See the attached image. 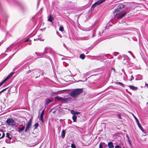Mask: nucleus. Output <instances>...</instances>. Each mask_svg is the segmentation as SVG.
<instances>
[{"label": "nucleus", "instance_id": "9", "mask_svg": "<svg viewBox=\"0 0 148 148\" xmlns=\"http://www.w3.org/2000/svg\"><path fill=\"white\" fill-rule=\"evenodd\" d=\"M14 72H11L7 77L1 83L3 84L8 79L10 78L13 75Z\"/></svg>", "mask_w": 148, "mask_h": 148}, {"label": "nucleus", "instance_id": "15", "mask_svg": "<svg viewBox=\"0 0 148 148\" xmlns=\"http://www.w3.org/2000/svg\"><path fill=\"white\" fill-rule=\"evenodd\" d=\"M53 19V18L51 15H49V18L48 19V21L51 22Z\"/></svg>", "mask_w": 148, "mask_h": 148}, {"label": "nucleus", "instance_id": "35", "mask_svg": "<svg viewBox=\"0 0 148 148\" xmlns=\"http://www.w3.org/2000/svg\"><path fill=\"white\" fill-rule=\"evenodd\" d=\"M31 40H30L29 39H27V40H25V42H27V41H30L31 42Z\"/></svg>", "mask_w": 148, "mask_h": 148}, {"label": "nucleus", "instance_id": "39", "mask_svg": "<svg viewBox=\"0 0 148 148\" xmlns=\"http://www.w3.org/2000/svg\"><path fill=\"white\" fill-rule=\"evenodd\" d=\"M0 132H3V131L1 130H0Z\"/></svg>", "mask_w": 148, "mask_h": 148}, {"label": "nucleus", "instance_id": "2", "mask_svg": "<svg viewBox=\"0 0 148 148\" xmlns=\"http://www.w3.org/2000/svg\"><path fill=\"white\" fill-rule=\"evenodd\" d=\"M55 100L60 101L62 102L66 103L68 101H70L72 99L71 97H67L66 98H64L62 97L59 96L55 97Z\"/></svg>", "mask_w": 148, "mask_h": 148}, {"label": "nucleus", "instance_id": "11", "mask_svg": "<svg viewBox=\"0 0 148 148\" xmlns=\"http://www.w3.org/2000/svg\"><path fill=\"white\" fill-rule=\"evenodd\" d=\"M63 90L60 91H58L57 92H52L51 94V95L52 96H53L56 95L58 94H60L61 93H62V91Z\"/></svg>", "mask_w": 148, "mask_h": 148}, {"label": "nucleus", "instance_id": "24", "mask_svg": "<svg viewBox=\"0 0 148 148\" xmlns=\"http://www.w3.org/2000/svg\"><path fill=\"white\" fill-rule=\"evenodd\" d=\"M6 137L10 139H12V138L10 137L9 134V133H7L6 134Z\"/></svg>", "mask_w": 148, "mask_h": 148}, {"label": "nucleus", "instance_id": "5", "mask_svg": "<svg viewBox=\"0 0 148 148\" xmlns=\"http://www.w3.org/2000/svg\"><path fill=\"white\" fill-rule=\"evenodd\" d=\"M6 122L9 125H11L12 127L16 125L15 122L12 119H8Z\"/></svg>", "mask_w": 148, "mask_h": 148}, {"label": "nucleus", "instance_id": "6", "mask_svg": "<svg viewBox=\"0 0 148 148\" xmlns=\"http://www.w3.org/2000/svg\"><path fill=\"white\" fill-rule=\"evenodd\" d=\"M32 124V119H30L28 122L25 131V132H27V131L29 130L30 128L31 127Z\"/></svg>", "mask_w": 148, "mask_h": 148}, {"label": "nucleus", "instance_id": "7", "mask_svg": "<svg viewBox=\"0 0 148 148\" xmlns=\"http://www.w3.org/2000/svg\"><path fill=\"white\" fill-rule=\"evenodd\" d=\"M105 1V0H100L97 2H96L93 5H92V8H94L95 7L98 5L102 3Z\"/></svg>", "mask_w": 148, "mask_h": 148}, {"label": "nucleus", "instance_id": "22", "mask_svg": "<svg viewBox=\"0 0 148 148\" xmlns=\"http://www.w3.org/2000/svg\"><path fill=\"white\" fill-rule=\"evenodd\" d=\"M85 57V56L84 54H82L80 55V58L82 59H84Z\"/></svg>", "mask_w": 148, "mask_h": 148}, {"label": "nucleus", "instance_id": "4", "mask_svg": "<svg viewBox=\"0 0 148 148\" xmlns=\"http://www.w3.org/2000/svg\"><path fill=\"white\" fill-rule=\"evenodd\" d=\"M128 60V57L127 56L125 55H123L122 56H121V62H122L123 64H126L127 63Z\"/></svg>", "mask_w": 148, "mask_h": 148}, {"label": "nucleus", "instance_id": "34", "mask_svg": "<svg viewBox=\"0 0 148 148\" xmlns=\"http://www.w3.org/2000/svg\"><path fill=\"white\" fill-rule=\"evenodd\" d=\"M2 133H3L1 137V138L4 137L5 136V134L3 132H2Z\"/></svg>", "mask_w": 148, "mask_h": 148}, {"label": "nucleus", "instance_id": "3", "mask_svg": "<svg viewBox=\"0 0 148 148\" xmlns=\"http://www.w3.org/2000/svg\"><path fill=\"white\" fill-rule=\"evenodd\" d=\"M113 14L114 16L118 15V19L120 18V6L119 5L118 8L114 10Z\"/></svg>", "mask_w": 148, "mask_h": 148}, {"label": "nucleus", "instance_id": "40", "mask_svg": "<svg viewBox=\"0 0 148 148\" xmlns=\"http://www.w3.org/2000/svg\"><path fill=\"white\" fill-rule=\"evenodd\" d=\"M121 86H123V84L121 83Z\"/></svg>", "mask_w": 148, "mask_h": 148}, {"label": "nucleus", "instance_id": "19", "mask_svg": "<svg viewBox=\"0 0 148 148\" xmlns=\"http://www.w3.org/2000/svg\"><path fill=\"white\" fill-rule=\"evenodd\" d=\"M132 114L134 118L136 123H137L139 122L138 119L136 118V117L133 113H132Z\"/></svg>", "mask_w": 148, "mask_h": 148}, {"label": "nucleus", "instance_id": "30", "mask_svg": "<svg viewBox=\"0 0 148 148\" xmlns=\"http://www.w3.org/2000/svg\"><path fill=\"white\" fill-rule=\"evenodd\" d=\"M80 112H78L75 111L74 115H77L78 114H80Z\"/></svg>", "mask_w": 148, "mask_h": 148}, {"label": "nucleus", "instance_id": "13", "mask_svg": "<svg viewBox=\"0 0 148 148\" xmlns=\"http://www.w3.org/2000/svg\"><path fill=\"white\" fill-rule=\"evenodd\" d=\"M137 123V125H138V127L140 128V129L142 130V131L143 132H145L144 130L143 129V127L141 126V125L140 124L139 122H138Z\"/></svg>", "mask_w": 148, "mask_h": 148}, {"label": "nucleus", "instance_id": "1", "mask_svg": "<svg viewBox=\"0 0 148 148\" xmlns=\"http://www.w3.org/2000/svg\"><path fill=\"white\" fill-rule=\"evenodd\" d=\"M83 92L82 89L77 88L73 90L70 93L71 96L72 97H75Z\"/></svg>", "mask_w": 148, "mask_h": 148}, {"label": "nucleus", "instance_id": "26", "mask_svg": "<svg viewBox=\"0 0 148 148\" xmlns=\"http://www.w3.org/2000/svg\"><path fill=\"white\" fill-rule=\"evenodd\" d=\"M38 125H39L38 123H36L34 125V129H36L37 128V127H38Z\"/></svg>", "mask_w": 148, "mask_h": 148}, {"label": "nucleus", "instance_id": "32", "mask_svg": "<svg viewBox=\"0 0 148 148\" xmlns=\"http://www.w3.org/2000/svg\"><path fill=\"white\" fill-rule=\"evenodd\" d=\"M43 117L40 116V120H41V121L42 122H44V119H43Z\"/></svg>", "mask_w": 148, "mask_h": 148}, {"label": "nucleus", "instance_id": "45", "mask_svg": "<svg viewBox=\"0 0 148 148\" xmlns=\"http://www.w3.org/2000/svg\"><path fill=\"white\" fill-rule=\"evenodd\" d=\"M129 93H130V94H131V92H129Z\"/></svg>", "mask_w": 148, "mask_h": 148}, {"label": "nucleus", "instance_id": "41", "mask_svg": "<svg viewBox=\"0 0 148 148\" xmlns=\"http://www.w3.org/2000/svg\"><path fill=\"white\" fill-rule=\"evenodd\" d=\"M134 58H135V57L134 56H132V55H131Z\"/></svg>", "mask_w": 148, "mask_h": 148}, {"label": "nucleus", "instance_id": "44", "mask_svg": "<svg viewBox=\"0 0 148 148\" xmlns=\"http://www.w3.org/2000/svg\"><path fill=\"white\" fill-rule=\"evenodd\" d=\"M112 69H113L114 70H115L114 69H113V68H112Z\"/></svg>", "mask_w": 148, "mask_h": 148}, {"label": "nucleus", "instance_id": "27", "mask_svg": "<svg viewBox=\"0 0 148 148\" xmlns=\"http://www.w3.org/2000/svg\"><path fill=\"white\" fill-rule=\"evenodd\" d=\"M71 147L72 148H76L75 145L73 144H72L71 145Z\"/></svg>", "mask_w": 148, "mask_h": 148}, {"label": "nucleus", "instance_id": "17", "mask_svg": "<svg viewBox=\"0 0 148 148\" xmlns=\"http://www.w3.org/2000/svg\"><path fill=\"white\" fill-rule=\"evenodd\" d=\"M65 131L64 130H62V132L61 136L62 138H64L65 137Z\"/></svg>", "mask_w": 148, "mask_h": 148}, {"label": "nucleus", "instance_id": "18", "mask_svg": "<svg viewBox=\"0 0 148 148\" xmlns=\"http://www.w3.org/2000/svg\"><path fill=\"white\" fill-rule=\"evenodd\" d=\"M73 119V121L74 122H76V119L77 117L76 116L74 115L72 117Z\"/></svg>", "mask_w": 148, "mask_h": 148}, {"label": "nucleus", "instance_id": "46", "mask_svg": "<svg viewBox=\"0 0 148 148\" xmlns=\"http://www.w3.org/2000/svg\"><path fill=\"white\" fill-rule=\"evenodd\" d=\"M29 44V45H30L31 44V43H30Z\"/></svg>", "mask_w": 148, "mask_h": 148}, {"label": "nucleus", "instance_id": "28", "mask_svg": "<svg viewBox=\"0 0 148 148\" xmlns=\"http://www.w3.org/2000/svg\"><path fill=\"white\" fill-rule=\"evenodd\" d=\"M125 7V6L122 4H121V9H123Z\"/></svg>", "mask_w": 148, "mask_h": 148}, {"label": "nucleus", "instance_id": "43", "mask_svg": "<svg viewBox=\"0 0 148 148\" xmlns=\"http://www.w3.org/2000/svg\"><path fill=\"white\" fill-rule=\"evenodd\" d=\"M122 71H123H123L124 70H123V69H122Z\"/></svg>", "mask_w": 148, "mask_h": 148}, {"label": "nucleus", "instance_id": "42", "mask_svg": "<svg viewBox=\"0 0 148 148\" xmlns=\"http://www.w3.org/2000/svg\"><path fill=\"white\" fill-rule=\"evenodd\" d=\"M118 83L120 84V82H118Z\"/></svg>", "mask_w": 148, "mask_h": 148}, {"label": "nucleus", "instance_id": "33", "mask_svg": "<svg viewBox=\"0 0 148 148\" xmlns=\"http://www.w3.org/2000/svg\"><path fill=\"white\" fill-rule=\"evenodd\" d=\"M8 88H5V89H3L0 92V93H1V92H3L4 91H5Z\"/></svg>", "mask_w": 148, "mask_h": 148}, {"label": "nucleus", "instance_id": "8", "mask_svg": "<svg viewBox=\"0 0 148 148\" xmlns=\"http://www.w3.org/2000/svg\"><path fill=\"white\" fill-rule=\"evenodd\" d=\"M14 72H11L7 77L1 83L3 84L8 79L10 78L13 75Z\"/></svg>", "mask_w": 148, "mask_h": 148}, {"label": "nucleus", "instance_id": "23", "mask_svg": "<svg viewBox=\"0 0 148 148\" xmlns=\"http://www.w3.org/2000/svg\"><path fill=\"white\" fill-rule=\"evenodd\" d=\"M59 30L60 31H63L64 30V28L62 26H60V27L59 29Z\"/></svg>", "mask_w": 148, "mask_h": 148}, {"label": "nucleus", "instance_id": "31", "mask_svg": "<svg viewBox=\"0 0 148 148\" xmlns=\"http://www.w3.org/2000/svg\"><path fill=\"white\" fill-rule=\"evenodd\" d=\"M134 79V78L133 77V75H132L131 77V78H130V79L129 80L131 81L133 80V79Z\"/></svg>", "mask_w": 148, "mask_h": 148}, {"label": "nucleus", "instance_id": "16", "mask_svg": "<svg viewBox=\"0 0 148 148\" xmlns=\"http://www.w3.org/2000/svg\"><path fill=\"white\" fill-rule=\"evenodd\" d=\"M52 101L51 99H47L46 101V104L47 105Z\"/></svg>", "mask_w": 148, "mask_h": 148}, {"label": "nucleus", "instance_id": "12", "mask_svg": "<svg viewBox=\"0 0 148 148\" xmlns=\"http://www.w3.org/2000/svg\"><path fill=\"white\" fill-rule=\"evenodd\" d=\"M128 86L130 88L133 90H136L138 88L136 87H135L134 86H132V85H129Z\"/></svg>", "mask_w": 148, "mask_h": 148}, {"label": "nucleus", "instance_id": "47", "mask_svg": "<svg viewBox=\"0 0 148 148\" xmlns=\"http://www.w3.org/2000/svg\"><path fill=\"white\" fill-rule=\"evenodd\" d=\"M123 148H125V147H123Z\"/></svg>", "mask_w": 148, "mask_h": 148}, {"label": "nucleus", "instance_id": "20", "mask_svg": "<svg viewBox=\"0 0 148 148\" xmlns=\"http://www.w3.org/2000/svg\"><path fill=\"white\" fill-rule=\"evenodd\" d=\"M25 127L24 126L22 128H19V129H18V132H21V131H23V130H24V129H25Z\"/></svg>", "mask_w": 148, "mask_h": 148}, {"label": "nucleus", "instance_id": "14", "mask_svg": "<svg viewBox=\"0 0 148 148\" xmlns=\"http://www.w3.org/2000/svg\"><path fill=\"white\" fill-rule=\"evenodd\" d=\"M108 146L109 148H113L114 147L112 142H109L108 144Z\"/></svg>", "mask_w": 148, "mask_h": 148}, {"label": "nucleus", "instance_id": "29", "mask_svg": "<svg viewBox=\"0 0 148 148\" xmlns=\"http://www.w3.org/2000/svg\"><path fill=\"white\" fill-rule=\"evenodd\" d=\"M71 112V114L74 115L75 111L74 110H71L70 111Z\"/></svg>", "mask_w": 148, "mask_h": 148}, {"label": "nucleus", "instance_id": "10", "mask_svg": "<svg viewBox=\"0 0 148 148\" xmlns=\"http://www.w3.org/2000/svg\"><path fill=\"white\" fill-rule=\"evenodd\" d=\"M107 147V145L104 143L101 142L99 145V148H106Z\"/></svg>", "mask_w": 148, "mask_h": 148}, {"label": "nucleus", "instance_id": "38", "mask_svg": "<svg viewBox=\"0 0 148 148\" xmlns=\"http://www.w3.org/2000/svg\"><path fill=\"white\" fill-rule=\"evenodd\" d=\"M2 85V84L1 82L0 83V87Z\"/></svg>", "mask_w": 148, "mask_h": 148}, {"label": "nucleus", "instance_id": "37", "mask_svg": "<svg viewBox=\"0 0 148 148\" xmlns=\"http://www.w3.org/2000/svg\"><path fill=\"white\" fill-rule=\"evenodd\" d=\"M145 86H147L148 88V84H147V83H145Z\"/></svg>", "mask_w": 148, "mask_h": 148}, {"label": "nucleus", "instance_id": "25", "mask_svg": "<svg viewBox=\"0 0 148 148\" xmlns=\"http://www.w3.org/2000/svg\"><path fill=\"white\" fill-rule=\"evenodd\" d=\"M44 110H43L40 114V116L43 117V116L44 115Z\"/></svg>", "mask_w": 148, "mask_h": 148}, {"label": "nucleus", "instance_id": "36", "mask_svg": "<svg viewBox=\"0 0 148 148\" xmlns=\"http://www.w3.org/2000/svg\"><path fill=\"white\" fill-rule=\"evenodd\" d=\"M115 148H120V147L119 146H116L115 147Z\"/></svg>", "mask_w": 148, "mask_h": 148}, {"label": "nucleus", "instance_id": "21", "mask_svg": "<svg viewBox=\"0 0 148 148\" xmlns=\"http://www.w3.org/2000/svg\"><path fill=\"white\" fill-rule=\"evenodd\" d=\"M126 12H124L123 13L121 12V18L123 17L126 14Z\"/></svg>", "mask_w": 148, "mask_h": 148}]
</instances>
